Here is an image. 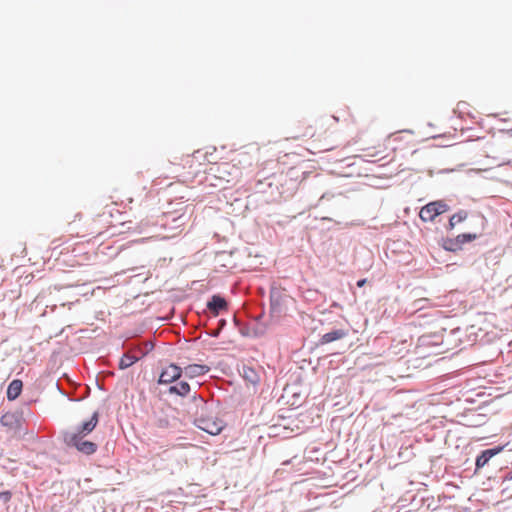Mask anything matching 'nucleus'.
I'll return each instance as SVG.
<instances>
[{
	"instance_id": "obj_1",
	"label": "nucleus",
	"mask_w": 512,
	"mask_h": 512,
	"mask_svg": "<svg viewBox=\"0 0 512 512\" xmlns=\"http://www.w3.org/2000/svg\"><path fill=\"white\" fill-rule=\"evenodd\" d=\"M242 168V160L237 158L229 162L216 163L206 172V181L215 187L237 182L241 178Z\"/></svg>"
},
{
	"instance_id": "obj_2",
	"label": "nucleus",
	"mask_w": 512,
	"mask_h": 512,
	"mask_svg": "<svg viewBox=\"0 0 512 512\" xmlns=\"http://www.w3.org/2000/svg\"><path fill=\"white\" fill-rule=\"evenodd\" d=\"M449 210L448 204L443 200L433 201L423 206L419 217L423 222H432L435 218Z\"/></svg>"
},
{
	"instance_id": "obj_3",
	"label": "nucleus",
	"mask_w": 512,
	"mask_h": 512,
	"mask_svg": "<svg viewBox=\"0 0 512 512\" xmlns=\"http://www.w3.org/2000/svg\"><path fill=\"white\" fill-rule=\"evenodd\" d=\"M195 424L199 429L211 435L220 434L224 428V422L218 418L213 417L201 416L195 420Z\"/></svg>"
},
{
	"instance_id": "obj_4",
	"label": "nucleus",
	"mask_w": 512,
	"mask_h": 512,
	"mask_svg": "<svg viewBox=\"0 0 512 512\" xmlns=\"http://www.w3.org/2000/svg\"><path fill=\"white\" fill-rule=\"evenodd\" d=\"M182 368L175 365L170 364L166 368H164L160 374L158 382L160 384H168L176 381L181 377Z\"/></svg>"
},
{
	"instance_id": "obj_5",
	"label": "nucleus",
	"mask_w": 512,
	"mask_h": 512,
	"mask_svg": "<svg viewBox=\"0 0 512 512\" xmlns=\"http://www.w3.org/2000/svg\"><path fill=\"white\" fill-rule=\"evenodd\" d=\"M99 422V412L95 411L89 420L84 421L75 431H70L71 433L86 435L88 436L98 425Z\"/></svg>"
},
{
	"instance_id": "obj_6",
	"label": "nucleus",
	"mask_w": 512,
	"mask_h": 512,
	"mask_svg": "<svg viewBox=\"0 0 512 512\" xmlns=\"http://www.w3.org/2000/svg\"><path fill=\"white\" fill-rule=\"evenodd\" d=\"M503 448H504L503 446H498V447H495L492 449H487V450L482 451L481 454L478 455L476 458V462H475L476 469L483 468L489 462V460L492 457L499 454L503 450Z\"/></svg>"
},
{
	"instance_id": "obj_7",
	"label": "nucleus",
	"mask_w": 512,
	"mask_h": 512,
	"mask_svg": "<svg viewBox=\"0 0 512 512\" xmlns=\"http://www.w3.org/2000/svg\"><path fill=\"white\" fill-rule=\"evenodd\" d=\"M210 368L206 365H200V364H191L186 366L182 372H184L185 376L188 378H195L198 376H202L206 373H208Z\"/></svg>"
},
{
	"instance_id": "obj_8",
	"label": "nucleus",
	"mask_w": 512,
	"mask_h": 512,
	"mask_svg": "<svg viewBox=\"0 0 512 512\" xmlns=\"http://www.w3.org/2000/svg\"><path fill=\"white\" fill-rule=\"evenodd\" d=\"M207 307L211 312L217 315L219 311L225 310L227 308V302L221 296L214 295L208 302Z\"/></svg>"
},
{
	"instance_id": "obj_9",
	"label": "nucleus",
	"mask_w": 512,
	"mask_h": 512,
	"mask_svg": "<svg viewBox=\"0 0 512 512\" xmlns=\"http://www.w3.org/2000/svg\"><path fill=\"white\" fill-rule=\"evenodd\" d=\"M78 452L85 454V455H92L97 451V444L93 441H86V442H79V440L75 443L74 446Z\"/></svg>"
},
{
	"instance_id": "obj_10",
	"label": "nucleus",
	"mask_w": 512,
	"mask_h": 512,
	"mask_svg": "<svg viewBox=\"0 0 512 512\" xmlns=\"http://www.w3.org/2000/svg\"><path fill=\"white\" fill-rule=\"evenodd\" d=\"M23 388V383L19 379H14L10 382L8 388H7V398L8 400L12 401L18 398V396L21 394Z\"/></svg>"
},
{
	"instance_id": "obj_11",
	"label": "nucleus",
	"mask_w": 512,
	"mask_h": 512,
	"mask_svg": "<svg viewBox=\"0 0 512 512\" xmlns=\"http://www.w3.org/2000/svg\"><path fill=\"white\" fill-rule=\"evenodd\" d=\"M86 435H80V434H75V433H71V432H65L63 434V440L65 442V444L70 447V446H74L75 443L79 440V442H86L88 441L86 439Z\"/></svg>"
},
{
	"instance_id": "obj_12",
	"label": "nucleus",
	"mask_w": 512,
	"mask_h": 512,
	"mask_svg": "<svg viewBox=\"0 0 512 512\" xmlns=\"http://www.w3.org/2000/svg\"><path fill=\"white\" fill-rule=\"evenodd\" d=\"M243 378L252 385H256L260 381L259 374L251 367H243Z\"/></svg>"
},
{
	"instance_id": "obj_13",
	"label": "nucleus",
	"mask_w": 512,
	"mask_h": 512,
	"mask_svg": "<svg viewBox=\"0 0 512 512\" xmlns=\"http://www.w3.org/2000/svg\"><path fill=\"white\" fill-rule=\"evenodd\" d=\"M170 393H174L180 396H186L190 392V385L187 382H180L177 385L169 388Z\"/></svg>"
},
{
	"instance_id": "obj_14",
	"label": "nucleus",
	"mask_w": 512,
	"mask_h": 512,
	"mask_svg": "<svg viewBox=\"0 0 512 512\" xmlns=\"http://www.w3.org/2000/svg\"><path fill=\"white\" fill-rule=\"evenodd\" d=\"M0 423L3 426L13 428L17 424V416L15 413L7 412L1 416Z\"/></svg>"
},
{
	"instance_id": "obj_15",
	"label": "nucleus",
	"mask_w": 512,
	"mask_h": 512,
	"mask_svg": "<svg viewBox=\"0 0 512 512\" xmlns=\"http://www.w3.org/2000/svg\"><path fill=\"white\" fill-rule=\"evenodd\" d=\"M138 359H139L138 356L132 355L130 353H126L121 357L120 362H119V367L121 369H126V368L132 366L135 362H137Z\"/></svg>"
},
{
	"instance_id": "obj_16",
	"label": "nucleus",
	"mask_w": 512,
	"mask_h": 512,
	"mask_svg": "<svg viewBox=\"0 0 512 512\" xmlns=\"http://www.w3.org/2000/svg\"><path fill=\"white\" fill-rule=\"evenodd\" d=\"M346 333H344L341 330L331 331L326 334H324L321 338L322 343H330L332 341L338 340L342 337H344Z\"/></svg>"
},
{
	"instance_id": "obj_17",
	"label": "nucleus",
	"mask_w": 512,
	"mask_h": 512,
	"mask_svg": "<svg viewBox=\"0 0 512 512\" xmlns=\"http://www.w3.org/2000/svg\"><path fill=\"white\" fill-rule=\"evenodd\" d=\"M467 218V212L460 211L458 213L453 214L449 219V228L453 229L455 225L463 222Z\"/></svg>"
},
{
	"instance_id": "obj_18",
	"label": "nucleus",
	"mask_w": 512,
	"mask_h": 512,
	"mask_svg": "<svg viewBox=\"0 0 512 512\" xmlns=\"http://www.w3.org/2000/svg\"><path fill=\"white\" fill-rule=\"evenodd\" d=\"M476 238H477L476 234L463 233L456 237L455 242H456V244L462 245L464 243L474 241Z\"/></svg>"
},
{
	"instance_id": "obj_19",
	"label": "nucleus",
	"mask_w": 512,
	"mask_h": 512,
	"mask_svg": "<svg viewBox=\"0 0 512 512\" xmlns=\"http://www.w3.org/2000/svg\"><path fill=\"white\" fill-rule=\"evenodd\" d=\"M301 137L312 138L315 136V130L311 125L305 127V130L301 133Z\"/></svg>"
},
{
	"instance_id": "obj_20",
	"label": "nucleus",
	"mask_w": 512,
	"mask_h": 512,
	"mask_svg": "<svg viewBox=\"0 0 512 512\" xmlns=\"http://www.w3.org/2000/svg\"><path fill=\"white\" fill-rule=\"evenodd\" d=\"M12 494L10 491L0 492V501L8 503L11 500Z\"/></svg>"
},
{
	"instance_id": "obj_21",
	"label": "nucleus",
	"mask_w": 512,
	"mask_h": 512,
	"mask_svg": "<svg viewBox=\"0 0 512 512\" xmlns=\"http://www.w3.org/2000/svg\"><path fill=\"white\" fill-rule=\"evenodd\" d=\"M456 245H457V244H456V242H455V241L450 240V241L445 245V248H446L447 250L454 251V250L456 249V247H455Z\"/></svg>"
},
{
	"instance_id": "obj_22",
	"label": "nucleus",
	"mask_w": 512,
	"mask_h": 512,
	"mask_svg": "<svg viewBox=\"0 0 512 512\" xmlns=\"http://www.w3.org/2000/svg\"><path fill=\"white\" fill-rule=\"evenodd\" d=\"M378 155H379L378 151H371V152L366 153L364 156L371 157V158H377Z\"/></svg>"
},
{
	"instance_id": "obj_23",
	"label": "nucleus",
	"mask_w": 512,
	"mask_h": 512,
	"mask_svg": "<svg viewBox=\"0 0 512 512\" xmlns=\"http://www.w3.org/2000/svg\"><path fill=\"white\" fill-rule=\"evenodd\" d=\"M364 284H365V280H359V281L357 282V285H358L359 287H362Z\"/></svg>"
}]
</instances>
